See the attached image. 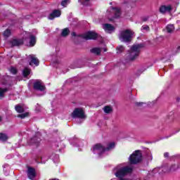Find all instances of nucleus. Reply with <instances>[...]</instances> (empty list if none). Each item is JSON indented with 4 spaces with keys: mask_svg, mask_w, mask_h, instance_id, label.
Returning <instances> with one entry per match:
<instances>
[{
    "mask_svg": "<svg viewBox=\"0 0 180 180\" xmlns=\"http://www.w3.org/2000/svg\"><path fill=\"white\" fill-rule=\"evenodd\" d=\"M165 30L167 33H173L174 30H175V27L174 25L169 24L166 27Z\"/></svg>",
    "mask_w": 180,
    "mask_h": 180,
    "instance_id": "19",
    "label": "nucleus"
},
{
    "mask_svg": "<svg viewBox=\"0 0 180 180\" xmlns=\"http://www.w3.org/2000/svg\"><path fill=\"white\" fill-rule=\"evenodd\" d=\"M112 11H114L115 18H120V8H117L116 7H112Z\"/></svg>",
    "mask_w": 180,
    "mask_h": 180,
    "instance_id": "20",
    "label": "nucleus"
},
{
    "mask_svg": "<svg viewBox=\"0 0 180 180\" xmlns=\"http://www.w3.org/2000/svg\"><path fill=\"white\" fill-rule=\"evenodd\" d=\"M105 151H106V148H105V146H102L101 143H96L93 146L94 154H98V155H102Z\"/></svg>",
    "mask_w": 180,
    "mask_h": 180,
    "instance_id": "6",
    "label": "nucleus"
},
{
    "mask_svg": "<svg viewBox=\"0 0 180 180\" xmlns=\"http://www.w3.org/2000/svg\"><path fill=\"white\" fill-rule=\"evenodd\" d=\"M29 179L34 180L36 178V169L32 167H29L27 171Z\"/></svg>",
    "mask_w": 180,
    "mask_h": 180,
    "instance_id": "10",
    "label": "nucleus"
},
{
    "mask_svg": "<svg viewBox=\"0 0 180 180\" xmlns=\"http://www.w3.org/2000/svg\"><path fill=\"white\" fill-rule=\"evenodd\" d=\"M143 71H146V68H144V67L142 66V67L139 68L137 70L136 76L140 77V75H141V74H143Z\"/></svg>",
    "mask_w": 180,
    "mask_h": 180,
    "instance_id": "27",
    "label": "nucleus"
},
{
    "mask_svg": "<svg viewBox=\"0 0 180 180\" xmlns=\"http://www.w3.org/2000/svg\"><path fill=\"white\" fill-rule=\"evenodd\" d=\"M61 16V11L60 10H54L49 16L50 20H53L55 18Z\"/></svg>",
    "mask_w": 180,
    "mask_h": 180,
    "instance_id": "13",
    "label": "nucleus"
},
{
    "mask_svg": "<svg viewBox=\"0 0 180 180\" xmlns=\"http://www.w3.org/2000/svg\"><path fill=\"white\" fill-rule=\"evenodd\" d=\"M1 120H2V117H0V122H1Z\"/></svg>",
    "mask_w": 180,
    "mask_h": 180,
    "instance_id": "43",
    "label": "nucleus"
},
{
    "mask_svg": "<svg viewBox=\"0 0 180 180\" xmlns=\"http://www.w3.org/2000/svg\"><path fill=\"white\" fill-rule=\"evenodd\" d=\"M10 72H11V74H16L18 72V70H16V68H11L10 69Z\"/></svg>",
    "mask_w": 180,
    "mask_h": 180,
    "instance_id": "34",
    "label": "nucleus"
},
{
    "mask_svg": "<svg viewBox=\"0 0 180 180\" xmlns=\"http://www.w3.org/2000/svg\"><path fill=\"white\" fill-rule=\"evenodd\" d=\"M29 116V112H25L22 114H20L18 115V117H20V119H25V117H27Z\"/></svg>",
    "mask_w": 180,
    "mask_h": 180,
    "instance_id": "32",
    "label": "nucleus"
},
{
    "mask_svg": "<svg viewBox=\"0 0 180 180\" xmlns=\"http://www.w3.org/2000/svg\"><path fill=\"white\" fill-rule=\"evenodd\" d=\"M11 44H12L13 47L22 46L23 44V40H22V39H13L11 41Z\"/></svg>",
    "mask_w": 180,
    "mask_h": 180,
    "instance_id": "16",
    "label": "nucleus"
},
{
    "mask_svg": "<svg viewBox=\"0 0 180 180\" xmlns=\"http://www.w3.org/2000/svg\"><path fill=\"white\" fill-rule=\"evenodd\" d=\"M101 48H93L90 50V53H91V54H94V56H101Z\"/></svg>",
    "mask_w": 180,
    "mask_h": 180,
    "instance_id": "17",
    "label": "nucleus"
},
{
    "mask_svg": "<svg viewBox=\"0 0 180 180\" xmlns=\"http://www.w3.org/2000/svg\"><path fill=\"white\" fill-rule=\"evenodd\" d=\"M84 40H96L99 37V34L95 32L89 31L82 35Z\"/></svg>",
    "mask_w": 180,
    "mask_h": 180,
    "instance_id": "5",
    "label": "nucleus"
},
{
    "mask_svg": "<svg viewBox=\"0 0 180 180\" xmlns=\"http://www.w3.org/2000/svg\"><path fill=\"white\" fill-rule=\"evenodd\" d=\"M110 20H112V19H110Z\"/></svg>",
    "mask_w": 180,
    "mask_h": 180,
    "instance_id": "46",
    "label": "nucleus"
},
{
    "mask_svg": "<svg viewBox=\"0 0 180 180\" xmlns=\"http://www.w3.org/2000/svg\"><path fill=\"white\" fill-rule=\"evenodd\" d=\"M4 37H9L11 36V30H6L4 32Z\"/></svg>",
    "mask_w": 180,
    "mask_h": 180,
    "instance_id": "33",
    "label": "nucleus"
},
{
    "mask_svg": "<svg viewBox=\"0 0 180 180\" xmlns=\"http://www.w3.org/2000/svg\"><path fill=\"white\" fill-rule=\"evenodd\" d=\"M129 4L131 5V1L129 2Z\"/></svg>",
    "mask_w": 180,
    "mask_h": 180,
    "instance_id": "45",
    "label": "nucleus"
},
{
    "mask_svg": "<svg viewBox=\"0 0 180 180\" xmlns=\"http://www.w3.org/2000/svg\"><path fill=\"white\" fill-rule=\"evenodd\" d=\"M28 58H30L29 64L30 65H36V67L39 66V64H40V61L38 60L37 58L34 57L33 55H30L28 56Z\"/></svg>",
    "mask_w": 180,
    "mask_h": 180,
    "instance_id": "11",
    "label": "nucleus"
},
{
    "mask_svg": "<svg viewBox=\"0 0 180 180\" xmlns=\"http://www.w3.org/2000/svg\"><path fill=\"white\" fill-rule=\"evenodd\" d=\"M103 110L104 113L109 115L113 112V107H112V105H105L103 108Z\"/></svg>",
    "mask_w": 180,
    "mask_h": 180,
    "instance_id": "18",
    "label": "nucleus"
},
{
    "mask_svg": "<svg viewBox=\"0 0 180 180\" xmlns=\"http://www.w3.org/2000/svg\"><path fill=\"white\" fill-rule=\"evenodd\" d=\"M129 163L130 164H136V152H134L130 156H129Z\"/></svg>",
    "mask_w": 180,
    "mask_h": 180,
    "instance_id": "21",
    "label": "nucleus"
},
{
    "mask_svg": "<svg viewBox=\"0 0 180 180\" xmlns=\"http://www.w3.org/2000/svg\"><path fill=\"white\" fill-rule=\"evenodd\" d=\"M71 115L73 119L77 117V119H81V120H85L86 119V114H85L84 109L81 108H75Z\"/></svg>",
    "mask_w": 180,
    "mask_h": 180,
    "instance_id": "2",
    "label": "nucleus"
},
{
    "mask_svg": "<svg viewBox=\"0 0 180 180\" xmlns=\"http://www.w3.org/2000/svg\"><path fill=\"white\" fill-rule=\"evenodd\" d=\"M40 141H41L40 137H39L37 135H35L34 137L30 139L28 143L30 146H36L38 147L39 144H40Z\"/></svg>",
    "mask_w": 180,
    "mask_h": 180,
    "instance_id": "8",
    "label": "nucleus"
},
{
    "mask_svg": "<svg viewBox=\"0 0 180 180\" xmlns=\"http://www.w3.org/2000/svg\"><path fill=\"white\" fill-rule=\"evenodd\" d=\"M169 155V154L168 153H165L164 154V157H165L166 158H168Z\"/></svg>",
    "mask_w": 180,
    "mask_h": 180,
    "instance_id": "37",
    "label": "nucleus"
},
{
    "mask_svg": "<svg viewBox=\"0 0 180 180\" xmlns=\"http://www.w3.org/2000/svg\"><path fill=\"white\" fill-rule=\"evenodd\" d=\"M144 47H146V44L144 43L137 44L136 45V57H139V56H140L141 50H143Z\"/></svg>",
    "mask_w": 180,
    "mask_h": 180,
    "instance_id": "12",
    "label": "nucleus"
},
{
    "mask_svg": "<svg viewBox=\"0 0 180 180\" xmlns=\"http://www.w3.org/2000/svg\"><path fill=\"white\" fill-rule=\"evenodd\" d=\"M137 39H138V40L140 39V37H138Z\"/></svg>",
    "mask_w": 180,
    "mask_h": 180,
    "instance_id": "44",
    "label": "nucleus"
},
{
    "mask_svg": "<svg viewBox=\"0 0 180 180\" xmlns=\"http://www.w3.org/2000/svg\"><path fill=\"white\" fill-rule=\"evenodd\" d=\"M68 4V1L67 0H63L61 2V6L65 7L67 6Z\"/></svg>",
    "mask_w": 180,
    "mask_h": 180,
    "instance_id": "35",
    "label": "nucleus"
},
{
    "mask_svg": "<svg viewBox=\"0 0 180 180\" xmlns=\"http://www.w3.org/2000/svg\"><path fill=\"white\" fill-rule=\"evenodd\" d=\"M104 51H108V49H104Z\"/></svg>",
    "mask_w": 180,
    "mask_h": 180,
    "instance_id": "40",
    "label": "nucleus"
},
{
    "mask_svg": "<svg viewBox=\"0 0 180 180\" xmlns=\"http://www.w3.org/2000/svg\"><path fill=\"white\" fill-rule=\"evenodd\" d=\"M9 137L6 134L0 133V141H6Z\"/></svg>",
    "mask_w": 180,
    "mask_h": 180,
    "instance_id": "25",
    "label": "nucleus"
},
{
    "mask_svg": "<svg viewBox=\"0 0 180 180\" xmlns=\"http://www.w3.org/2000/svg\"><path fill=\"white\" fill-rule=\"evenodd\" d=\"M30 44L31 46H34V44H36V37H34L33 35L30 36Z\"/></svg>",
    "mask_w": 180,
    "mask_h": 180,
    "instance_id": "29",
    "label": "nucleus"
},
{
    "mask_svg": "<svg viewBox=\"0 0 180 180\" xmlns=\"http://www.w3.org/2000/svg\"><path fill=\"white\" fill-rule=\"evenodd\" d=\"M134 34L131 30H124L120 34V40L123 43H130L133 40Z\"/></svg>",
    "mask_w": 180,
    "mask_h": 180,
    "instance_id": "1",
    "label": "nucleus"
},
{
    "mask_svg": "<svg viewBox=\"0 0 180 180\" xmlns=\"http://www.w3.org/2000/svg\"><path fill=\"white\" fill-rule=\"evenodd\" d=\"M133 4H134V5H131V7L134 6V3H133Z\"/></svg>",
    "mask_w": 180,
    "mask_h": 180,
    "instance_id": "42",
    "label": "nucleus"
},
{
    "mask_svg": "<svg viewBox=\"0 0 180 180\" xmlns=\"http://www.w3.org/2000/svg\"><path fill=\"white\" fill-rule=\"evenodd\" d=\"M22 75L25 77L30 75V69L25 68L22 71Z\"/></svg>",
    "mask_w": 180,
    "mask_h": 180,
    "instance_id": "28",
    "label": "nucleus"
},
{
    "mask_svg": "<svg viewBox=\"0 0 180 180\" xmlns=\"http://www.w3.org/2000/svg\"><path fill=\"white\" fill-rule=\"evenodd\" d=\"M141 32H150V27L147 25H144L141 28Z\"/></svg>",
    "mask_w": 180,
    "mask_h": 180,
    "instance_id": "30",
    "label": "nucleus"
},
{
    "mask_svg": "<svg viewBox=\"0 0 180 180\" xmlns=\"http://www.w3.org/2000/svg\"><path fill=\"white\" fill-rule=\"evenodd\" d=\"M141 20L142 22H147V20H148V16L142 17Z\"/></svg>",
    "mask_w": 180,
    "mask_h": 180,
    "instance_id": "36",
    "label": "nucleus"
},
{
    "mask_svg": "<svg viewBox=\"0 0 180 180\" xmlns=\"http://www.w3.org/2000/svg\"><path fill=\"white\" fill-rule=\"evenodd\" d=\"M143 161H144L143 151L140 150H136V164H141Z\"/></svg>",
    "mask_w": 180,
    "mask_h": 180,
    "instance_id": "9",
    "label": "nucleus"
},
{
    "mask_svg": "<svg viewBox=\"0 0 180 180\" xmlns=\"http://www.w3.org/2000/svg\"><path fill=\"white\" fill-rule=\"evenodd\" d=\"M72 36H77V34H75V32H72Z\"/></svg>",
    "mask_w": 180,
    "mask_h": 180,
    "instance_id": "39",
    "label": "nucleus"
},
{
    "mask_svg": "<svg viewBox=\"0 0 180 180\" xmlns=\"http://www.w3.org/2000/svg\"><path fill=\"white\" fill-rule=\"evenodd\" d=\"M33 89L34 91H40L41 92H43V91L46 90V86L43 84V82H41V80H37L34 82Z\"/></svg>",
    "mask_w": 180,
    "mask_h": 180,
    "instance_id": "7",
    "label": "nucleus"
},
{
    "mask_svg": "<svg viewBox=\"0 0 180 180\" xmlns=\"http://www.w3.org/2000/svg\"><path fill=\"white\" fill-rule=\"evenodd\" d=\"M86 2H89V0H84Z\"/></svg>",
    "mask_w": 180,
    "mask_h": 180,
    "instance_id": "41",
    "label": "nucleus"
},
{
    "mask_svg": "<svg viewBox=\"0 0 180 180\" xmlns=\"http://www.w3.org/2000/svg\"><path fill=\"white\" fill-rule=\"evenodd\" d=\"M142 103H136V106H141Z\"/></svg>",
    "mask_w": 180,
    "mask_h": 180,
    "instance_id": "38",
    "label": "nucleus"
},
{
    "mask_svg": "<svg viewBox=\"0 0 180 180\" xmlns=\"http://www.w3.org/2000/svg\"><path fill=\"white\" fill-rule=\"evenodd\" d=\"M172 11V6L171 5L162 6L160 8V13H167V12H170Z\"/></svg>",
    "mask_w": 180,
    "mask_h": 180,
    "instance_id": "15",
    "label": "nucleus"
},
{
    "mask_svg": "<svg viewBox=\"0 0 180 180\" xmlns=\"http://www.w3.org/2000/svg\"><path fill=\"white\" fill-rule=\"evenodd\" d=\"M127 62L134 61L136 60V44L131 46L127 53Z\"/></svg>",
    "mask_w": 180,
    "mask_h": 180,
    "instance_id": "4",
    "label": "nucleus"
},
{
    "mask_svg": "<svg viewBox=\"0 0 180 180\" xmlns=\"http://www.w3.org/2000/svg\"><path fill=\"white\" fill-rule=\"evenodd\" d=\"M115 147V143H110L108 145V147L105 148V151H109L110 150H112Z\"/></svg>",
    "mask_w": 180,
    "mask_h": 180,
    "instance_id": "31",
    "label": "nucleus"
},
{
    "mask_svg": "<svg viewBox=\"0 0 180 180\" xmlns=\"http://www.w3.org/2000/svg\"><path fill=\"white\" fill-rule=\"evenodd\" d=\"M9 91L8 88L2 89L0 87V98H5V94Z\"/></svg>",
    "mask_w": 180,
    "mask_h": 180,
    "instance_id": "22",
    "label": "nucleus"
},
{
    "mask_svg": "<svg viewBox=\"0 0 180 180\" xmlns=\"http://www.w3.org/2000/svg\"><path fill=\"white\" fill-rule=\"evenodd\" d=\"M15 110L18 113H23V112H25V108H23L20 105H16L15 106Z\"/></svg>",
    "mask_w": 180,
    "mask_h": 180,
    "instance_id": "24",
    "label": "nucleus"
},
{
    "mask_svg": "<svg viewBox=\"0 0 180 180\" xmlns=\"http://www.w3.org/2000/svg\"><path fill=\"white\" fill-rule=\"evenodd\" d=\"M103 29H104L105 32H108V33H112V32H115V27L108 23L103 24Z\"/></svg>",
    "mask_w": 180,
    "mask_h": 180,
    "instance_id": "14",
    "label": "nucleus"
},
{
    "mask_svg": "<svg viewBox=\"0 0 180 180\" xmlns=\"http://www.w3.org/2000/svg\"><path fill=\"white\" fill-rule=\"evenodd\" d=\"M131 172H133V168L129 167H124L120 169L115 173V176H117V178H123L124 176H126L127 174H131Z\"/></svg>",
    "mask_w": 180,
    "mask_h": 180,
    "instance_id": "3",
    "label": "nucleus"
},
{
    "mask_svg": "<svg viewBox=\"0 0 180 180\" xmlns=\"http://www.w3.org/2000/svg\"><path fill=\"white\" fill-rule=\"evenodd\" d=\"M70 34V30L68 28H65L62 30V32L60 34V36L62 37H67Z\"/></svg>",
    "mask_w": 180,
    "mask_h": 180,
    "instance_id": "23",
    "label": "nucleus"
},
{
    "mask_svg": "<svg viewBox=\"0 0 180 180\" xmlns=\"http://www.w3.org/2000/svg\"><path fill=\"white\" fill-rule=\"evenodd\" d=\"M124 47L122 45H120L119 46H117L116 48L117 50V54H122V53H123V51H124Z\"/></svg>",
    "mask_w": 180,
    "mask_h": 180,
    "instance_id": "26",
    "label": "nucleus"
}]
</instances>
